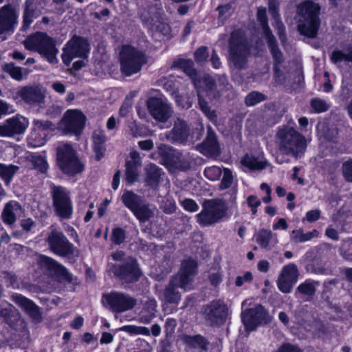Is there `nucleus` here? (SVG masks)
<instances>
[{"label":"nucleus","instance_id":"f257e3e1","mask_svg":"<svg viewBox=\"0 0 352 352\" xmlns=\"http://www.w3.org/2000/svg\"><path fill=\"white\" fill-rule=\"evenodd\" d=\"M298 124L301 133L288 125L278 127L275 135V143L278 148L276 155L277 163H287L289 156L298 159L305 153L310 139L303 133H311V127L308 128L309 121L306 117H300Z\"/></svg>","mask_w":352,"mask_h":352},{"label":"nucleus","instance_id":"f03ea898","mask_svg":"<svg viewBox=\"0 0 352 352\" xmlns=\"http://www.w3.org/2000/svg\"><path fill=\"white\" fill-rule=\"evenodd\" d=\"M197 274V263L192 259L183 261L178 274L170 281L168 286L163 294V300L166 303L178 304L181 299V294L177 289L189 291L192 288L194 277Z\"/></svg>","mask_w":352,"mask_h":352},{"label":"nucleus","instance_id":"7ed1b4c3","mask_svg":"<svg viewBox=\"0 0 352 352\" xmlns=\"http://www.w3.org/2000/svg\"><path fill=\"white\" fill-rule=\"evenodd\" d=\"M320 7L312 1L306 0L297 6L298 30L301 34L310 38L316 37L320 27Z\"/></svg>","mask_w":352,"mask_h":352},{"label":"nucleus","instance_id":"20e7f679","mask_svg":"<svg viewBox=\"0 0 352 352\" xmlns=\"http://www.w3.org/2000/svg\"><path fill=\"white\" fill-rule=\"evenodd\" d=\"M25 49L38 52L50 64L58 63V49L56 47L54 40L46 33L37 32L28 36L23 42Z\"/></svg>","mask_w":352,"mask_h":352},{"label":"nucleus","instance_id":"39448f33","mask_svg":"<svg viewBox=\"0 0 352 352\" xmlns=\"http://www.w3.org/2000/svg\"><path fill=\"white\" fill-rule=\"evenodd\" d=\"M179 67L192 79L197 91L199 104L201 110L210 120L216 122L217 115L214 111H210L208 103L202 99L204 94V91L202 90L203 86L205 87V91L206 92L211 90L214 85L212 79L208 76H204L201 79L197 78V74L196 71L193 69V63L192 60H182L179 62Z\"/></svg>","mask_w":352,"mask_h":352},{"label":"nucleus","instance_id":"423d86ee","mask_svg":"<svg viewBox=\"0 0 352 352\" xmlns=\"http://www.w3.org/2000/svg\"><path fill=\"white\" fill-rule=\"evenodd\" d=\"M250 47L243 32L237 30L234 31L229 43V63L231 67L243 69L248 63Z\"/></svg>","mask_w":352,"mask_h":352},{"label":"nucleus","instance_id":"0eeeda50","mask_svg":"<svg viewBox=\"0 0 352 352\" xmlns=\"http://www.w3.org/2000/svg\"><path fill=\"white\" fill-rule=\"evenodd\" d=\"M228 206L219 199L204 201L201 211L196 215L197 221L201 226H208L219 222L227 215Z\"/></svg>","mask_w":352,"mask_h":352},{"label":"nucleus","instance_id":"6e6552de","mask_svg":"<svg viewBox=\"0 0 352 352\" xmlns=\"http://www.w3.org/2000/svg\"><path fill=\"white\" fill-rule=\"evenodd\" d=\"M122 72L126 76H131L140 71L146 63V57L140 50L129 45L122 47L120 54Z\"/></svg>","mask_w":352,"mask_h":352},{"label":"nucleus","instance_id":"1a4fd4ad","mask_svg":"<svg viewBox=\"0 0 352 352\" xmlns=\"http://www.w3.org/2000/svg\"><path fill=\"white\" fill-rule=\"evenodd\" d=\"M57 161L60 169L65 173L75 175L83 170V165L76 155L72 146L63 144L57 148Z\"/></svg>","mask_w":352,"mask_h":352},{"label":"nucleus","instance_id":"9d476101","mask_svg":"<svg viewBox=\"0 0 352 352\" xmlns=\"http://www.w3.org/2000/svg\"><path fill=\"white\" fill-rule=\"evenodd\" d=\"M86 122L85 116L79 110L69 109L58 124V128L65 133L78 135L82 131Z\"/></svg>","mask_w":352,"mask_h":352},{"label":"nucleus","instance_id":"9b49d317","mask_svg":"<svg viewBox=\"0 0 352 352\" xmlns=\"http://www.w3.org/2000/svg\"><path fill=\"white\" fill-rule=\"evenodd\" d=\"M89 51V44L87 40L75 36L67 43L64 47L62 60L68 66L75 58H87Z\"/></svg>","mask_w":352,"mask_h":352},{"label":"nucleus","instance_id":"f8f14e48","mask_svg":"<svg viewBox=\"0 0 352 352\" xmlns=\"http://www.w3.org/2000/svg\"><path fill=\"white\" fill-rule=\"evenodd\" d=\"M103 303L114 312L121 313L132 309L136 305V300L129 295L112 292L103 295Z\"/></svg>","mask_w":352,"mask_h":352},{"label":"nucleus","instance_id":"ddd939ff","mask_svg":"<svg viewBox=\"0 0 352 352\" xmlns=\"http://www.w3.org/2000/svg\"><path fill=\"white\" fill-rule=\"evenodd\" d=\"M47 243L50 250L58 256H69L75 254L76 248L61 232L52 230L47 237Z\"/></svg>","mask_w":352,"mask_h":352},{"label":"nucleus","instance_id":"4468645a","mask_svg":"<svg viewBox=\"0 0 352 352\" xmlns=\"http://www.w3.org/2000/svg\"><path fill=\"white\" fill-rule=\"evenodd\" d=\"M55 129V124L51 122L34 120L33 121V129L29 138L30 144L34 147L44 145L47 138Z\"/></svg>","mask_w":352,"mask_h":352},{"label":"nucleus","instance_id":"2eb2a0df","mask_svg":"<svg viewBox=\"0 0 352 352\" xmlns=\"http://www.w3.org/2000/svg\"><path fill=\"white\" fill-rule=\"evenodd\" d=\"M28 125V119L17 114L0 124V137L9 138L24 133Z\"/></svg>","mask_w":352,"mask_h":352},{"label":"nucleus","instance_id":"dca6fc26","mask_svg":"<svg viewBox=\"0 0 352 352\" xmlns=\"http://www.w3.org/2000/svg\"><path fill=\"white\" fill-rule=\"evenodd\" d=\"M53 201L57 214L63 219H70L73 212L72 204L63 188L54 189Z\"/></svg>","mask_w":352,"mask_h":352},{"label":"nucleus","instance_id":"f3484780","mask_svg":"<svg viewBox=\"0 0 352 352\" xmlns=\"http://www.w3.org/2000/svg\"><path fill=\"white\" fill-rule=\"evenodd\" d=\"M298 270L296 264L289 263L281 270L276 280L277 287L283 293H289L297 282Z\"/></svg>","mask_w":352,"mask_h":352},{"label":"nucleus","instance_id":"a211bd4d","mask_svg":"<svg viewBox=\"0 0 352 352\" xmlns=\"http://www.w3.org/2000/svg\"><path fill=\"white\" fill-rule=\"evenodd\" d=\"M257 19L262 26L263 34L275 62L280 63L281 61L282 54L276 45V39L272 34L268 27L265 8L260 7L258 8Z\"/></svg>","mask_w":352,"mask_h":352},{"label":"nucleus","instance_id":"6ab92c4d","mask_svg":"<svg viewBox=\"0 0 352 352\" xmlns=\"http://www.w3.org/2000/svg\"><path fill=\"white\" fill-rule=\"evenodd\" d=\"M114 274L127 283L137 281L141 276L137 261L129 257L122 265L114 266Z\"/></svg>","mask_w":352,"mask_h":352},{"label":"nucleus","instance_id":"aec40b11","mask_svg":"<svg viewBox=\"0 0 352 352\" xmlns=\"http://www.w3.org/2000/svg\"><path fill=\"white\" fill-rule=\"evenodd\" d=\"M228 307L221 300H214L204 309V315L211 324L223 323L228 316Z\"/></svg>","mask_w":352,"mask_h":352},{"label":"nucleus","instance_id":"412c9836","mask_svg":"<svg viewBox=\"0 0 352 352\" xmlns=\"http://www.w3.org/2000/svg\"><path fill=\"white\" fill-rule=\"evenodd\" d=\"M147 107L151 116L160 122H166L172 116L170 107L162 98H150L147 102Z\"/></svg>","mask_w":352,"mask_h":352},{"label":"nucleus","instance_id":"4be33fe9","mask_svg":"<svg viewBox=\"0 0 352 352\" xmlns=\"http://www.w3.org/2000/svg\"><path fill=\"white\" fill-rule=\"evenodd\" d=\"M267 313L264 307L260 305L254 308L247 309L242 314V321L246 329L253 331L256 327L265 321Z\"/></svg>","mask_w":352,"mask_h":352},{"label":"nucleus","instance_id":"5701e85b","mask_svg":"<svg viewBox=\"0 0 352 352\" xmlns=\"http://www.w3.org/2000/svg\"><path fill=\"white\" fill-rule=\"evenodd\" d=\"M18 14L10 5L0 9V34L13 32L17 25Z\"/></svg>","mask_w":352,"mask_h":352},{"label":"nucleus","instance_id":"b1692460","mask_svg":"<svg viewBox=\"0 0 352 352\" xmlns=\"http://www.w3.org/2000/svg\"><path fill=\"white\" fill-rule=\"evenodd\" d=\"M12 300L21 308L33 319L38 320L41 318L39 307L33 301L21 294L12 296Z\"/></svg>","mask_w":352,"mask_h":352},{"label":"nucleus","instance_id":"393cba45","mask_svg":"<svg viewBox=\"0 0 352 352\" xmlns=\"http://www.w3.org/2000/svg\"><path fill=\"white\" fill-rule=\"evenodd\" d=\"M18 95L28 104L40 103L43 101L44 96L38 87H24L21 88Z\"/></svg>","mask_w":352,"mask_h":352},{"label":"nucleus","instance_id":"a878e982","mask_svg":"<svg viewBox=\"0 0 352 352\" xmlns=\"http://www.w3.org/2000/svg\"><path fill=\"white\" fill-rule=\"evenodd\" d=\"M241 164L248 170H261L267 167L268 162L263 157L246 154L241 158Z\"/></svg>","mask_w":352,"mask_h":352},{"label":"nucleus","instance_id":"bb28decb","mask_svg":"<svg viewBox=\"0 0 352 352\" xmlns=\"http://www.w3.org/2000/svg\"><path fill=\"white\" fill-rule=\"evenodd\" d=\"M105 141L106 137L104 131L100 129L94 131L93 133L94 150L96 160L98 161L104 157L106 150L104 146Z\"/></svg>","mask_w":352,"mask_h":352},{"label":"nucleus","instance_id":"cd10ccee","mask_svg":"<svg viewBox=\"0 0 352 352\" xmlns=\"http://www.w3.org/2000/svg\"><path fill=\"white\" fill-rule=\"evenodd\" d=\"M21 211V206L16 201L8 203L2 212L3 221L8 225L14 223L16 220V216Z\"/></svg>","mask_w":352,"mask_h":352},{"label":"nucleus","instance_id":"c85d7f7f","mask_svg":"<svg viewBox=\"0 0 352 352\" xmlns=\"http://www.w3.org/2000/svg\"><path fill=\"white\" fill-rule=\"evenodd\" d=\"M41 261L49 270H52L56 275L67 280H71V275L67 270L54 259L43 256L41 257Z\"/></svg>","mask_w":352,"mask_h":352},{"label":"nucleus","instance_id":"c756f323","mask_svg":"<svg viewBox=\"0 0 352 352\" xmlns=\"http://www.w3.org/2000/svg\"><path fill=\"white\" fill-rule=\"evenodd\" d=\"M255 237L256 243L264 249L270 250L271 245H274L278 242L276 237L270 230H260L256 234Z\"/></svg>","mask_w":352,"mask_h":352},{"label":"nucleus","instance_id":"7c9ffc66","mask_svg":"<svg viewBox=\"0 0 352 352\" xmlns=\"http://www.w3.org/2000/svg\"><path fill=\"white\" fill-rule=\"evenodd\" d=\"M188 129L185 122L181 119H177L168 138L175 141L184 142L188 137Z\"/></svg>","mask_w":352,"mask_h":352},{"label":"nucleus","instance_id":"2f4dec72","mask_svg":"<svg viewBox=\"0 0 352 352\" xmlns=\"http://www.w3.org/2000/svg\"><path fill=\"white\" fill-rule=\"evenodd\" d=\"M157 302L154 299H149L145 303L143 310L140 313V321L144 324L149 323L156 316Z\"/></svg>","mask_w":352,"mask_h":352},{"label":"nucleus","instance_id":"473e14b6","mask_svg":"<svg viewBox=\"0 0 352 352\" xmlns=\"http://www.w3.org/2000/svg\"><path fill=\"white\" fill-rule=\"evenodd\" d=\"M330 58L335 64L340 62L352 63V45H347L342 50H333Z\"/></svg>","mask_w":352,"mask_h":352},{"label":"nucleus","instance_id":"72a5a7b5","mask_svg":"<svg viewBox=\"0 0 352 352\" xmlns=\"http://www.w3.org/2000/svg\"><path fill=\"white\" fill-rule=\"evenodd\" d=\"M319 232L313 230L311 232H304L301 228L294 230L290 234V240L296 243H305L311 241L312 239L318 237Z\"/></svg>","mask_w":352,"mask_h":352},{"label":"nucleus","instance_id":"f704fd0d","mask_svg":"<svg viewBox=\"0 0 352 352\" xmlns=\"http://www.w3.org/2000/svg\"><path fill=\"white\" fill-rule=\"evenodd\" d=\"M132 212L140 222H145L154 215L155 208L143 201Z\"/></svg>","mask_w":352,"mask_h":352},{"label":"nucleus","instance_id":"c9c22d12","mask_svg":"<svg viewBox=\"0 0 352 352\" xmlns=\"http://www.w3.org/2000/svg\"><path fill=\"white\" fill-rule=\"evenodd\" d=\"M278 3L276 0H269V10L272 17L274 18V24L273 25L278 30V34H279L280 38L281 41L283 40V25L280 20V17L278 15Z\"/></svg>","mask_w":352,"mask_h":352},{"label":"nucleus","instance_id":"e433bc0d","mask_svg":"<svg viewBox=\"0 0 352 352\" xmlns=\"http://www.w3.org/2000/svg\"><path fill=\"white\" fill-rule=\"evenodd\" d=\"M3 71L8 74L12 79L16 81L23 80V76H27L25 69L16 66L14 63H7L2 67Z\"/></svg>","mask_w":352,"mask_h":352},{"label":"nucleus","instance_id":"4c0bfd02","mask_svg":"<svg viewBox=\"0 0 352 352\" xmlns=\"http://www.w3.org/2000/svg\"><path fill=\"white\" fill-rule=\"evenodd\" d=\"M124 206L133 212L142 201V199L131 191L125 192L122 197Z\"/></svg>","mask_w":352,"mask_h":352},{"label":"nucleus","instance_id":"58836bf2","mask_svg":"<svg viewBox=\"0 0 352 352\" xmlns=\"http://www.w3.org/2000/svg\"><path fill=\"white\" fill-rule=\"evenodd\" d=\"M164 165L170 170L174 169L184 170L188 167V164H183L178 153H173L171 157H167L165 160Z\"/></svg>","mask_w":352,"mask_h":352},{"label":"nucleus","instance_id":"ea45409f","mask_svg":"<svg viewBox=\"0 0 352 352\" xmlns=\"http://www.w3.org/2000/svg\"><path fill=\"white\" fill-rule=\"evenodd\" d=\"M18 167L14 165H6L0 163V177L6 184L12 180L14 175L16 173Z\"/></svg>","mask_w":352,"mask_h":352},{"label":"nucleus","instance_id":"a19ab883","mask_svg":"<svg viewBox=\"0 0 352 352\" xmlns=\"http://www.w3.org/2000/svg\"><path fill=\"white\" fill-rule=\"evenodd\" d=\"M140 165H136L135 163H131V161H126V180L133 184L138 180L139 173L138 168Z\"/></svg>","mask_w":352,"mask_h":352},{"label":"nucleus","instance_id":"79ce46f5","mask_svg":"<svg viewBox=\"0 0 352 352\" xmlns=\"http://www.w3.org/2000/svg\"><path fill=\"white\" fill-rule=\"evenodd\" d=\"M146 181L150 185L157 182L161 175V169L153 164H149L146 167Z\"/></svg>","mask_w":352,"mask_h":352},{"label":"nucleus","instance_id":"37998d69","mask_svg":"<svg viewBox=\"0 0 352 352\" xmlns=\"http://www.w3.org/2000/svg\"><path fill=\"white\" fill-rule=\"evenodd\" d=\"M297 289L302 295L312 296L316 292L315 283L311 280H307L304 283L300 284Z\"/></svg>","mask_w":352,"mask_h":352},{"label":"nucleus","instance_id":"c03bdc74","mask_svg":"<svg viewBox=\"0 0 352 352\" xmlns=\"http://www.w3.org/2000/svg\"><path fill=\"white\" fill-rule=\"evenodd\" d=\"M223 170L221 167L212 166L206 167L204 170V176L210 181H217L222 175Z\"/></svg>","mask_w":352,"mask_h":352},{"label":"nucleus","instance_id":"a18cd8bd","mask_svg":"<svg viewBox=\"0 0 352 352\" xmlns=\"http://www.w3.org/2000/svg\"><path fill=\"white\" fill-rule=\"evenodd\" d=\"M330 104L326 100L315 98L311 100V107L316 113H322L327 111L330 107Z\"/></svg>","mask_w":352,"mask_h":352},{"label":"nucleus","instance_id":"49530a36","mask_svg":"<svg viewBox=\"0 0 352 352\" xmlns=\"http://www.w3.org/2000/svg\"><path fill=\"white\" fill-rule=\"evenodd\" d=\"M185 342L191 347L204 349L206 344L205 339L201 336H186Z\"/></svg>","mask_w":352,"mask_h":352},{"label":"nucleus","instance_id":"de8ad7c7","mask_svg":"<svg viewBox=\"0 0 352 352\" xmlns=\"http://www.w3.org/2000/svg\"><path fill=\"white\" fill-rule=\"evenodd\" d=\"M37 15L35 14L34 10L29 6H27L23 16V29L29 28L34 18Z\"/></svg>","mask_w":352,"mask_h":352},{"label":"nucleus","instance_id":"09e8293b","mask_svg":"<svg viewBox=\"0 0 352 352\" xmlns=\"http://www.w3.org/2000/svg\"><path fill=\"white\" fill-rule=\"evenodd\" d=\"M265 99L266 97L264 94L258 91H252L246 96L245 103L248 106H254Z\"/></svg>","mask_w":352,"mask_h":352},{"label":"nucleus","instance_id":"8fccbe9b","mask_svg":"<svg viewBox=\"0 0 352 352\" xmlns=\"http://www.w3.org/2000/svg\"><path fill=\"white\" fill-rule=\"evenodd\" d=\"M340 252L343 258L352 261V239L342 243Z\"/></svg>","mask_w":352,"mask_h":352},{"label":"nucleus","instance_id":"3c124183","mask_svg":"<svg viewBox=\"0 0 352 352\" xmlns=\"http://www.w3.org/2000/svg\"><path fill=\"white\" fill-rule=\"evenodd\" d=\"M223 178L220 183V188L221 189L228 188L233 182L232 172L226 168H224L222 171Z\"/></svg>","mask_w":352,"mask_h":352},{"label":"nucleus","instance_id":"603ef678","mask_svg":"<svg viewBox=\"0 0 352 352\" xmlns=\"http://www.w3.org/2000/svg\"><path fill=\"white\" fill-rule=\"evenodd\" d=\"M32 162L35 168L42 173H45L48 168L46 159L41 155L34 156Z\"/></svg>","mask_w":352,"mask_h":352},{"label":"nucleus","instance_id":"864d4df0","mask_svg":"<svg viewBox=\"0 0 352 352\" xmlns=\"http://www.w3.org/2000/svg\"><path fill=\"white\" fill-rule=\"evenodd\" d=\"M342 171L344 179L347 182H352V159L342 164Z\"/></svg>","mask_w":352,"mask_h":352},{"label":"nucleus","instance_id":"5fc2aeb1","mask_svg":"<svg viewBox=\"0 0 352 352\" xmlns=\"http://www.w3.org/2000/svg\"><path fill=\"white\" fill-rule=\"evenodd\" d=\"M125 239V232L122 228H117L113 230L111 240L116 245H120Z\"/></svg>","mask_w":352,"mask_h":352},{"label":"nucleus","instance_id":"6e6d98bb","mask_svg":"<svg viewBox=\"0 0 352 352\" xmlns=\"http://www.w3.org/2000/svg\"><path fill=\"white\" fill-rule=\"evenodd\" d=\"M253 279V275L250 272H245L243 274L239 275L236 278L235 285L240 287L245 283H250Z\"/></svg>","mask_w":352,"mask_h":352},{"label":"nucleus","instance_id":"4d7b16f0","mask_svg":"<svg viewBox=\"0 0 352 352\" xmlns=\"http://www.w3.org/2000/svg\"><path fill=\"white\" fill-rule=\"evenodd\" d=\"M208 56V52L207 47H202L199 48L195 52V58L197 63L202 64L206 61Z\"/></svg>","mask_w":352,"mask_h":352},{"label":"nucleus","instance_id":"13d9d810","mask_svg":"<svg viewBox=\"0 0 352 352\" xmlns=\"http://www.w3.org/2000/svg\"><path fill=\"white\" fill-rule=\"evenodd\" d=\"M182 207L188 212H196L199 209L198 204L191 199H185L181 201Z\"/></svg>","mask_w":352,"mask_h":352},{"label":"nucleus","instance_id":"bf43d9fd","mask_svg":"<svg viewBox=\"0 0 352 352\" xmlns=\"http://www.w3.org/2000/svg\"><path fill=\"white\" fill-rule=\"evenodd\" d=\"M248 206L251 208L252 215H255L257 212V208L261 205V201L256 196L250 195L247 199Z\"/></svg>","mask_w":352,"mask_h":352},{"label":"nucleus","instance_id":"052dcab7","mask_svg":"<svg viewBox=\"0 0 352 352\" xmlns=\"http://www.w3.org/2000/svg\"><path fill=\"white\" fill-rule=\"evenodd\" d=\"M219 18L223 21L226 20L232 13V7L230 4L220 6L218 7Z\"/></svg>","mask_w":352,"mask_h":352},{"label":"nucleus","instance_id":"680f3d73","mask_svg":"<svg viewBox=\"0 0 352 352\" xmlns=\"http://www.w3.org/2000/svg\"><path fill=\"white\" fill-rule=\"evenodd\" d=\"M311 331L316 335L320 336L327 333V327L321 321H315Z\"/></svg>","mask_w":352,"mask_h":352},{"label":"nucleus","instance_id":"e2e57ef3","mask_svg":"<svg viewBox=\"0 0 352 352\" xmlns=\"http://www.w3.org/2000/svg\"><path fill=\"white\" fill-rule=\"evenodd\" d=\"M14 112V109L12 105L8 104L7 102L0 100V119L3 116L10 114Z\"/></svg>","mask_w":352,"mask_h":352},{"label":"nucleus","instance_id":"0e129e2a","mask_svg":"<svg viewBox=\"0 0 352 352\" xmlns=\"http://www.w3.org/2000/svg\"><path fill=\"white\" fill-rule=\"evenodd\" d=\"M320 217V211L318 209L311 210L306 213L305 217L302 221H307L308 222H314L317 221Z\"/></svg>","mask_w":352,"mask_h":352},{"label":"nucleus","instance_id":"69168bd1","mask_svg":"<svg viewBox=\"0 0 352 352\" xmlns=\"http://www.w3.org/2000/svg\"><path fill=\"white\" fill-rule=\"evenodd\" d=\"M205 144L212 150H214L217 147L215 134L210 130V128L208 129V133Z\"/></svg>","mask_w":352,"mask_h":352},{"label":"nucleus","instance_id":"338daca9","mask_svg":"<svg viewBox=\"0 0 352 352\" xmlns=\"http://www.w3.org/2000/svg\"><path fill=\"white\" fill-rule=\"evenodd\" d=\"M288 228V224L286 220L283 218H280L276 220L272 225V229L274 230H285Z\"/></svg>","mask_w":352,"mask_h":352},{"label":"nucleus","instance_id":"774afa93","mask_svg":"<svg viewBox=\"0 0 352 352\" xmlns=\"http://www.w3.org/2000/svg\"><path fill=\"white\" fill-rule=\"evenodd\" d=\"M277 352H302L298 347L289 344H285L282 345Z\"/></svg>","mask_w":352,"mask_h":352}]
</instances>
